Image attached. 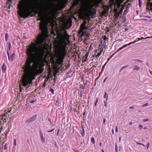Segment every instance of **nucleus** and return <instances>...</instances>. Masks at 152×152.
<instances>
[{
  "label": "nucleus",
  "mask_w": 152,
  "mask_h": 152,
  "mask_svg": "<svg viewBox=\"0 0 152 152\" xmlns=\"http://www.w3.org/2000/svg\"><path fill=\"white\" fill-rule=\"evenodd\" d=\"M118 52L117 51H116V52H115L114 53H113L112 55L110 57V58H111L113 56L115 55V54H116V53H117Z\"/></svg>",
  "instance_id": "nucleus-39"
},
{
  "label": "nucleus",
  "mask_w": 152,
  "mask_h": 152,
  "mask_svg": "<svg viewBox=\"0 0 152 152\" xmlns=\"http://www.w3.org/2000/svg\"><path fill=\"white\" fill-rule=\"evenodd\" d=\"M134 68L133 69V70H137L138 71L140 69V67L137 66H134Z\"/></svg>",
  "instance_id": "nucleus-21"
},
{
  "label": "nucleus",
  "mask_w": 152,
  "mask_h": 152,
  "mask_svg": "<svg viewBox=\"0 0 152 152\" xmlns=\"http://www.w3.org/2000/svg\"><path fill=\"white\" fill-rule=\"evenodd\" d=\"M72 22L71 21L67 20L64 23V26L66 29H69L72 26Z\"/></svg>",
  "instance_id": "nucleus-8"
},
{
  "label": "nucleus",
  "mask_w": 152,
  "mask_h": 152,
  "mask_svg": "<svg viewBox=\"0 0 152 152\" xmlns=\"http://www.w3.org/2000/svg\"><path fill=\"white\" fill-rule=\"evenodd\" d=\"M8 43L9 44V45L8 46L7 53V55L8 56V59L9 60H10V54L9 52V50H10V43H9V42H8Z\"/></svg>",
  "instance_id": "nucleus-20"
},
{
  "label": "nucleus",
  "mask_w": 152,
  "mask_h": 152,
  "mask_svg": "<svg viewBox=\"0 0 152 152\" xmlns=\"http://www.w3.org/2000/svg\"><path fill=\"white\" fill-rule=\"evenodd\" d=\"M137 144H138V145H142V143H140V142H137Z\"/></svg>",
  "instance_id": "nucleus-56"
},
{
  "label": "nucleus",
  "mask_w": 152,
  "mask_h": 152,
  "mask_svg": "<svg viewBox=\"0 0 152 152\" xmlns=\"http://www.w3.org/2000/svg\"><path fill=\"white\" fill-rule=\"evenodd\" d=\"M87 61V59L85 58V57L84 56L83 57V60L82 61L83 63H84L86 61Z\"/></svg>",
  "instance_id": "nucleus-26"
},
{
  "label": "nucleus",
  "mask_w": 152,
  "mask_h": 152,
  "mask_svg": "<svg viewBox=\"0 0 152 152\" xmlns=\"http://www.w3.org/2000/svg\"><path fill=\"white\" fill-rule=\"evenodd\" d=\"M149 71L150 72V74L152 75V72L151 70H150Z\"/></svg>",
  "instance_id": "nucleus-62"
},
{
  "label": "nucleus",
  "mask_w": 152,
  "mask_h": 152,
  "mask_svg": "<svg viewBox=\"0 0 152 152\" xmlns=\"http://www.w3.org/2000/svg\"><path fill=\"white\" fill-rule=\"evenodd\" d=\"M98 102V99L97 98H96V102H95V107H96V104H97V103Z\"/></svg>",
  "instance_id": "nucleus-36"
},
{
  "label": "nucleus",
  "mask_w": 152,
  "mask_h": 152,
  "mask_svg": "<svg viewBox=\"0 0 152 152\" xmlns=\"http://www.w3.org/2000/svg\"><path fill=\"white\" fill-rule=\"evenodd\" d=\"M40 135L42 141V142L45 143V139L44 137L43 134L41 130H40Z\"/></svg>",
  "instance_id": "nucleus-13"
},
{
  "label": "nucleus",
  "mask_w": 152,
  "mask_h": 152,
  "mask_svg": "<svg viewBox=\"0 0 152 152\" xmlns=\"http://www.w3.org/2000/svg\"><path fill=\"white\" fill-rule=\"evenodd\" d=\"M105 121H106V118H103V123L104 124H105Z\"/></svg>",
  "instance_id": "nucleus-45"
},
{
  "label": "nucleus",
  "mask_w": 152,
  "mask_h": 152,
  "mask_svg": "<svg viewBox=\"0 0 152 152\" xmlns=\"http://www.w3.org/2000/svg\"><path fill=\"white\" fill-rule=\"evenodd\" d=\"M15 55V54L14 53H13L12 54L11 56V58H12V60H13Z\"/></svg>",
  "instance_id": "nucleus-37"
},
{
  "label": "nucleus",
  "mask_w": 152,
  "mask_h": 152,
  "mask_svg": "<svg viewBox=\"0 0 152 152\" xmlns=\"http://www.w3.org/2000/svg\"><path fill=\"white\" fill-rule=\"evenodd\" d=\"M84 35V32L83 31H81V30L80 29V31L79 32L78 34V35L79 37L80 38L83 37Z\"/></svg>",
  "instance_id": "nucleus-15"
},
{
  "label": "nucleus",
  "mask_w": 152,
  "mask_h": 152,
  "mask_svg": "<svg viewBox=\"0 0 152 152\" xmlns=\"http://www.w3.org/2000/svg\"><path fill=\"white\" fill-rule=\"evenodd\" d=\"M133 43H134V42H130V43H129L128 44H126V45H123V47L124 48H125L127 47L128 46H129L130 45H131V44H133Z\"/></svg>",
  "instance_id": "nucleus-25"
},
{
  "label": "nucleus",
  "mask_w": 152,
  "mask_h": 152,
  "mask_svg": "<svg viewBox=\"0 0 152 152\" xmlns=\"http://www.w3.org/2000/svg\"><path fill=\"white\" fill-rule=\"evenodd\" d=\"M115 131L117 133L118 132V127L116 126L115 128Z\"/></svg>",
  "instance_id": "nucleus-47"
},
{
  "label": "nucleus",
  "mask_w": 152,
  "mask_h": 152,
  "mask_svg": "<svg viewBox=\"0 0 152 152\" xmlns=\"http://www.w3.org/2000/svg\"><path fill=\"white\" fill-rule=\"evenodd\" d=\"M91 142L93 143V144H95V141L94 137H92L91 138Z\"/></svg>",
  "instance_id": "nucleus-27"
},
{
  "label": "nucleus",
  "mask_w": 152,
  "mask_h": 152,
  "mask_svg": "<svg viewBox=\"0 0 152 152\" xmlns=\"http://www.w3.org/2000/svg\"><path fill=\"white\" fill-rule=\"evenodd\" d=\"M107 79V78H105V79L104 80V81H103V83H104V82H105V81H106V80Z\"/></svg>",
  "instance_id": "nucleus-59"
},
{
  "label": "nucleus",
  "mask_w": 152,
  "mask_h": 152,
  "mask_svg": "<svg viewBox=\"0 0 152 152\" xmlns=\"http://www.w3.org/2000/svg\"><path fill=\"white\" fill-rule=\"evenodd\" d=\"M51 77L50 76H49V75H48V77H47V79H49Z\"/></svg>",
  "instance_id": "nucleus-54"
},
{
  "label": "nucleus",
  "mask_w": 152,
  "mask_h": 152,
  "mask_svg": "<svg viewBox=\"0 0 152 152\" xmlns=\"http://www.w3.org/2000/svg\"><path fill=\"white\" fill-rule=\"evenodd\" d=\"M148 103H145V104H143L142 105V107H144L146 106H148Z\"/></svg>",
  "instance_id": "nucleus-35"
},
{
  "label": "nucleus",
  "mask_w": 152,
  "mask_h": 152,
  "mask_svg": "<svg viewBox=\"0 0 152 152\" xmlns=\"http://www.w3.org/2000/svg\"><path fill=\"white\" fill-rule=\"evenodd\" d=\"M39 14L38 15V17L39 18L37 19V20L39 21L40 20H42L45 16V15L47 14V13H45L42 14L41 12H39Z\"/></svg>",
  "instance_id": "nucleus-9"
},
{
  "label": "nucleus",
  "mask_w": 152,
  "mask_h": 152,
  "mask_svg": "<svg viewBox=\"0 0 152 152\" xmlns=\"http://www.w3.org/2000/svg\"><path fill=\"white\" fill-rule=\"evenodd\" d=\"M69 37L66 30L63 32L59 33L58 34V38L61 43V45L57 55V58L56 61L57 64L59 65L62 63L63 60L66 55L67 50L66 47L68 45L67 42L69 41Z\"/></svg>",
  "instance_id": "nucleus-2"
},
{
  "label": "nucleus",
  "mask_w": 152,
  "mask_h": 152,
  "mask_svg": "<svg viewBox=\"0 0 152 152\" xmlns=\"http://www.w3.org/2000/svg\"><path fill=\"white\" fill-rule=\"evenodd\" d=\"M121 137H119V141L120 142L121 141Z\"/></svg>",
  "instance_id": "nucleus-64"
},
{
  "label": "nucleus",
  "mask_w": 152,
  "mask_h": 152,
  "mask_svg": "<svg viewBox=\"0 0 152 152\" xmlns=\"http://www.w3.org/2000/svg\"><path fill=\"white\" fill-rule=\"evenodd\" d=\"M84 132H83L81 134V135L83 136H84Z\"/></svg>",
  "instance_id": "nucleus-60"
},
{
  "label": "nucleus",
  "mask_w": 152,
  "mask_h": 152,
  "mask_svg": "<svg viewBox=\"0 0 152 152\" xmlns=\"http://www.w3.org/2000/svg\"><path fill=\"white\" fill-rule=\"evenodd\" d=\"M107 39V38L106 36H104L103 38H101V44H102V45L104 46V47L105 46V45L106 44V41Z\"/></svg>",
  "instance_id": "nucleus-10"
},
{
  "label": "nucleus",
  "mask_w": 152,
  "mask_h": 152,
  "mask_svg": "<svg viewBox=\"0 0 152 152\" xmlns=\"http://www.w3.org/2000/svg\"><path fill=\"white\" fill-rule=\"evenodd\" d=\"M10 111H8L7 113H5L2 116H0V125L1 126L4 125V123H6L7 121L9 122V114L8 113Z\"/></svg>",
  "instance_id": "nucleus-5"
},
{
  "label": "nucleus",
  "mask_w": 152,
  "mask_h": 152,
  "mask_svg": "<svg viewBox=\"0 0 152 152\" xmlns=\"http://www.w3.org/2000/svg\"><path fill=\"white\" fill-rule=\"evenodd\" d=\"M86 23L87 22L85 20H84L83 22L80 25V29L82 31H84L85 30L87 29V27L86 26Z\"/></svg>",
  "instance_id": "nucleus-7"
},
{
  "label": "nucleus",
  "mask_w": 152,
  "mask_h": 152,
  "mask_svg": "<svg viewBox=\"0 0 152 152\" xmlns=\"http://www.w3.org/2000/svg\"><path fill=\"white\" fill-rule=\"evenodd\" d=\"M129 124L130 125H131L132 124V122H130L129 123Z\"/></svg>",
  "instance_id": "nucleus-61"
},
{
  "label": "nucleus",
  "mask_w": 152,
  "mask_h": 152,
  "mask_svg": "<svg viewBox=\"0 0 152 152\" xmlns=\"http://www.w3.org/2000/svg\"><path fill=\"white\" fill-rule=\"evenodd\" d=\"M107 13V12L106 11H104L103 12V15H105V14Z\"/></svg>",
  "instance_id": "nucleus-52"
},
{
  "label": "nucleus",
  "mask_w": 152,
  "mask_h": 152,
  "mask_svg": "<svg viewBox=\"0 0 152 152\" xmlns=\"http://www.w3.org/2000/svg\"><path fill=\"white\" fill-rule=\"evenodd\" d=\"M8 2L7 3V7H7L8 9H10V4L9 3V1H10V0H8Z\"/></svg>",
  "instance_id": "nucleus-28"
},
{
  "label": "nucleus",
  "mask_w": 152,
  "mask_h": 152,
  "mask_svg": "<svg viewBox=\"0 0 152 152\" xmlns=\"http://www.w3.org/2000/svg\"><path fill=\"white\" fill-rule=\"evenodd\" d=\"M100 52L98 53L97 55H96L95 56L96 58H98L99 57V56L102 54V52L103 50V49L100 48Z\"/></svg>",
  "instance_id": "nucleus-19"
},
{
  "label": "nucleus",
  "mask_w": 152,
  "mask_h": 152,
  "mask_svg": "<svg viewBox=\"0 0 152 152\" xmlns=\"http://www.w3.org/2000/svg\"><path fill=\"white\" fill-rule=\"evenodd\" d=\"M131 4H129L127 7H128V8H129H129L130 7Z\"/></svg>",
  "instance_id": "nucleus-53"
},
{
  "label": "nucleus",
  "mask_w": 152,
  "mask_h": 152,
  "mask_svg": "<svg viewBox=\"0 0 152 152\" xmlns=\"http://www.w3.org/2000/svg\"><path fill=\"white\" fill-rule=\"evenodd\" d=\"M45 41L46 39L40 35L38 39L37 44L34 46H30L27 50L28 57L25 65L23 67L24 74L22 81L23 86H27L26 88L32 84L36 76L42 73L45 63L48 62L47 56L45 54L46 48L43 44Z\"/></svg>",
  "instance_id": "nucleus-1"
},
{
  "label": "nucleus",
  "mask_w": 152,
  "mask_h": 152,
  "mask_svg": "<svg viewBox=\"0 0 152 152\" xmlns=\"http://www.w3.org/2000/svg\"><path fill=\"white\" fill-rule=\"evenodd\" d=\"M138 41V40H135V41H134L133 42H134V43H135V42H137Z\"/></svg>",
  "instance_id": "nucleus-58"
},
{
  "label": "nucleus",
  "mask_w": 152,
  "mask_h": 152,
  "mask_svg": "<svg viewBox=\"0 0 152 152\" xmlns=\"http://www.w3.org/2000/svg\"><path fill=\"white\" fill-rule=\"evenodd\" d=\"M39 29L41 30L42 33L43 34H46L48 31L46 25L44 22L41 23L39 25Z\"/></svg>",
  "instance_id": "nucleus-6"
},
{
  "label": "nucleus",
  "mask_w": 152,
  "mask_h": 152,
  "mask_svg": "<svg viewBox=\"0 0 152 152\" xmlns=\"http://www.w3.org/2000/svg\"><path fill=\"white\" fill-rule=\"evenodd\" d=\"M8 34L7 33H6V34L5 36V39H6V41H7V39L8 37Z\"/></svg>",
  "instance_id": "nucleus-31"
},
{
  "label": "nucleus",
  "mask_w": 152,
  "mask_h": 152,
  "mask_svg": "<svg viewBox=\"0 0 152 152\" xmlns=\"http://www.w3.org/2000/svg\"><path fill=\"white\" fill-rule=\"evenodd\" d=\"M60 101V96H58L57 97V99L56 101V103H58Z\"/></svg>",
  "instance_id": "nucleus-23"
},
{
  "label": "nucleus",
  "mask_w": 152,
  "mask_h": 152,
  "mask_svg": "<svg viewBox=\"0 0 152 152\" xmlns=\"http://www.w3.org/2000/svg\"><path fill=\"white\" fill-rule=\"evenodd\" d=\"M92 15H93V12L90 6H83L80 8L79 15L80 18L83 20L87 19Z\"/></svg>",
  "instance_id": "nucleus-4"
},
{
  "label": "nucleus",
  "mask_w": 152,
  "mask_h": 152,
  "mask_svg": "<svg viewBox=\"0 0 152 152\" xmlns=\"http://www.w3.org/2000/svg\"><path fill=\"white\" fill-rule=\"evenodd\" d=\"M51 15L52 17H55L56 16V12L53 11L50 12L49 14H48V15Z\"/></svg>",
  "instance_id": "nucleus-18"
},
{
  "label": "nucleus",
  "mask_w": 152,
  "mask_h": 152,
  "mask_svg": "<svg viewBox=\"0 0 152 152\" xmlns=\"http://www.w3.org/2000/svg\"><path fill=\"white\" fill-rule=\"evenodd\" d=\"M37 115H34L26 121V122L30 123L34 121L37 118Z\"/></svg>",
  "instance_id": "nucleus-11"
},
{
  "label": "nucleus",
  "mask_w": 152,
  "mask_h": 152,
  "mask_svg": "<svg viewBox=\"0 0 152 152\" xmlns=\"http://www.w3.org/2000/svg\"><path fill=\"white\" fill-rule=\"evenodd\" d=\"M2 70L3 72H5L6 69V67L4 63H3L1 67Z\"/></svg>",
  "instance_id": "nucleus-17"
},
{
  "label": "nucleus",
  "mask_w": 152,
  "mask_h": 152,
  "mask_svg": "<svg viewBox=\"0 0 152 152\" xmlns=\"http://www.w3.org/2000/svg\"><path fill=\"white\" fill-rule=\"evenodd\" d=\"M89 55V52H87L86 54L84 56L85 57V58L86 59H87Z\"/></svg>",
  "instance_id": "nucleus-29"
},
{
  "label": "nucleus",
  "mask_w": 152,
  "mask_h": 152,
  "mask_svg": "<svg viewBox=\"0 0 152 152\" xmlns=\"http://www.w3.org/2000/svg\"><path fill=\"white\" fill-rule=\"evenodd\" d=\"M14 144L15 146L16 145V139H14Z\"/></svg>",
  "instance_id": "nucleus-42"
},
{
  "label": "nucleus",
  "mask_w": 152,
  "mask_h": 152,
  "mask_svg": "<svg viewBox=\"0 0 152 152\" xmlns=\"http://www.w3.org/2000/svg\"><path fill=\"white\" fill-rule=\"evenodd\" d=\"M17 97L18 99H20V100H22L24 98L23 95L20 93H18Z\"/></svg>",
  "instance_id": "nucleus-16"
},
{
  "label": "nucleus",
  "mask_w": 152,
  "mask_h": 152,
  "mask_svg": "<svg viewBox=\"0 0 152 152\" xmlns=\"http://www.w3.org/2000/svg\"><path fill=\"white\" fill-rule=\"evenodd\" d=\"M115 152H118V146L117 145V144H116L115 145Z\"/></svg>",
  "instance_id": "nucleus-30"
},
{
  "label": "nucleus",
  "mask_w": 152,
  "mask_h": 152,
  "mask_svg": "<svg viewBox=\"0 0 152 152\" xmlns=\"http://www.w3.org/2000/svg\"><path fill=\"white\" fill-rule=\"evenodd\" d=\"M141 39H144V38L143 37H141ZM151 38H152V37H147L145 38V39H146Z\"/></svg>",
  "instance_id": "nucleus-33"
},
{
  "label": "nucleus",
  "mask_w": 152,
  "mask_h": 152,
  "mask_svg": "<svg viewBox=\"0 0 152 152\" xmlns=\"http://www.w3.org/2000/svg\"><path fill=\"white\" fill-rule=\"evenodd\" d=\"M19 5L18 6L19 8L18 15L21 18H26L31 15L32 14L35 12V14L39 15V12L42 14L49 12L48 9L45 8L43 10H41L39 11H35L33 4L29 5L26 1L25 0H21L19 2Z\"/></svg>",
  "instance_id": "nucleus-3"
},
{
  "label": "nucleus",
  "mask_w": 152,
  "mask_h": 152,
  "mask_svg": "<svg viewBox=\"0 0 152 152\" xmlns=\"http://www.w3.org/2000/svg\"><path fill=\"white\" fill-rule=\"evenodd\" d=\"M54 130V129H53L50 131H47V132H52V131H53Z\"/></svg>",
  "instance_id": "nucleus-48"
},
{
  "label": "nucleus",
  "mask_w": 152,
  "mask_h": 152,
  "mask_svg": "<svg viewBox=\"0 0 152 152\" xmlns=\"http://www.w3.org/2000/svg\"><path fill=\"white\" fill-rule=\"evenodd\" d=\"M48 120L50 122L51 124H52L51 120L50 118H48Z\"/></svg>",
  "instance_id": "nucleus-51"
},
{
  "label": "nucleus",
  "mask_w": 152,
  "mask_h": 152,
  "mask_svg": "<svg viewBox=\"0 0 152 152\" xmlns=\"http://www.w3.org/2000/svg\"><path fill=\"white\" fill-rule=\"evenodd\" d=\"M141 3H142L141 0H139V5L140 7L141 6Z\"/></svg>",
  "instance_id": "nucleus-38"
},
{
  "label": "nucleus",
  "mask_w": 152,
  "mask_h": 152,
  "mask_svg": "<svg viewBox=\"0 0 152 152\" xmlns=\"http://www.w3.org/2000/svg\"><path fill=\"white\" fill-rule=\"evenodd\" d=\"M107 94V93L105 92V93L104 95V98H105Z\"/></svg>",
  "instance_id": "nucleus-49"
},
{
  "label": "nucleus",
  "mask_w": 152,
  "mask_h": 152,
  "mask_svg": "<svg viewBox=\"0 0 152 152\" xmlns=\"http://www.w3.org/2000/svg\"><path fill=\"white\" fill-rule=\"evenodd\" d=\"M128 10H129V8H128V7H126V8L125 10H124V11L123 12V15H125L128 12Z\"/></svg>",
  "instance_id": "nucleus-22"
},
{
  "label": "nucleus",
  "mask_w": 152,
  "mask_h": 152,
  "mask_svg": "<svg viewBox=\"0 0 152 152\" xmlns=\"http://www.w3.org/2000/svg\"><path fill=\"white\" fill-rule=\"evenodd\" d=\"M50 91H51L53 94L54 93V91L52 88H51L50 90Z\"/></svg>",
  "instance_id": "nucleus-34"
},
{
  "label": "nucleus",
  "mask_w": 152,
  "mask_h": 152,
  "mask_svg": "<svg viewBox=\"0 0 152 152\" xmlns=\"http://www.w3.org/2000/svg\"><path fill=\"white\" fill-rule=\"evenodd\" d=\"M85 86V85L83 86V85H81L80 86V88H82V89H84V88Z\"/></svg>",
  "instance_id": "nucleus-40"
},
{
  "label": "nucleus",
  "mask_w": 152,
  "mask_h": 152,
  "mask_svg": "<svg viewBox=\"0 0 152 152\" xmlns=\"http://www.w3.org/2000/svg\"><path fill=\"white\" fill-rule=\"evenodd\" d=\"M147 9L148 10L152 11V3L149 4L148 3L147 6Z\"/></svg>",
  "instance_id": "nucleus-14"
},
{
  "label": "nucleus",
  "mask_w": 152,
  "mask_h": 152,
  "mask_svg": "<svg viewBox=\"0 0 152 152\" xmlns=\"http://www.w3.org/2000/svg\"><path fill=\"white\" fill-rule=\"evenodd\" d=\"M124 48L123 47V46H122V47L118 49L116 51L117 52H118L119 51L121 50Z\"/></svg>",
  "instance_id": "nucleus-32"
},
{
  "label": "nucleus",
  "mask_w": 152,
  "mask_h": 152,
  "mask_svg": "<svg viewBox=\"0 0 152 152\" xmlns=\"http://www.w3.org/2000/svg\"><path fill=\"white\" fill-rule=\"evenodd\" d=\"M107 99H108V96H107V97H106V101H104V106L106 107H107Z\"/></svg>",
  "instance_id": "nucleus-24"
},
{
  "label": "nucleus",
  "mask_w": 152,
  "mask_h": 152,
  "mask_svg": "<svg viewBox=\"0 0 152 152\" xmlns=\"http://www.w3.org/2000/svg\"><path fill=\"white\" fill-rule=\"evenodd\" d=\"M126 67V66H123L121 68V70H120V71L122 70L124 68H125Z\"/></svg>",
  "instance_id": "nucleus-46"
},
{
  "label": "nucleus",
  "mask_w": 152,
  "mask_h": 152,
  "mask_svg": "<svg viewBox=\"0 0 152 152\" xmlns=\"http://www.w3.org/2000/svg\"><path fill=\"white\" fill-rule=\"evenodd\" d=\"M149 119H144L143 120V121L144 122H146V121H149Z\"/></svg>",
  "instance_id": "nucleus-43"
},
{
  "label": "nucleus",
  "mask_w": 152,
  "mask_h": 152,
  "mask_svg": "<svg viewBox=\"0 0 152 152\" xmlns=\"http://www.w3.org/2000/svg\"><path fill=\"white\" fill-rule=\"evenodd\" d=\"M35 102V101L34 100H31V101H30V103H33Z\"/></svg>",
  "instance_id": "nucleus-44"
},
{
  "label": "nucleus",
  "mask_w": 152,
  "mask_h": 152,
  "mask_svg": "<svg viewBox=\"0 0 152 152\" xmlns=\"http://www.w3.org/2000/svg\"><path fill=\"white\" fill-rule=\"evenodd\" d=\"M80 0H74V2L72 4V6L73 7H75L79 5Z\"/></svg>",
  "instance_id": "nucleus-12"
},
{
  "label": "nucleus",
  "mask_w": 152,
  "mask_h": 152,
  "mask_svg": "<svg viewBox=\"0 0 152 152\" xmlns=\"http://www.w3.org/2000/svg\"><path fill=\"white\" fill-rule=\"evenodd\" d=\"M112 134H114V130L113 129L112 130Z\"/></svg>",
  "instance_id": "nucleus-57"
},
{
  "label": "nucleus",
  "mask_w": 152,
  "mask_h": 152,
  "mask_svg": "<svg viewBox=\"0 0 152 152\" xmlns=\"http://www.w3.org/2000/svg\"><path fill=\"white\" fill-rule=\"evenodd\" d=\"M111 58H110H110H108L107 60V62L108 61L110 60V59Z\"/></svg>",
  "instance_id": "nucleus-63"
},
{
  "label": "nucleus",
  "mask_w": 152,
  "mask_h": 152,
  "mask_svg": "<svg viewBox=\"0 0 152 152\" xmlns=\"http://www.w3.org/2000/svg\"><path fill=\"white\" fill-rule=\"evenodd\" d=\"M134 108V106H131L129 107L130 109H133Z\"/></svg>",
  "instance_id": "nucleus-50"
},
{
  "label": "nucleus",
  "mask_w": 152,
  "mask_h": 152,
  "mask_svg": "<svg viewBox=\"0 0 152 152\" xmlns=\"http://www.w3.org/2000/svg\"><path fill=\"white\" fill-rule=\"evenodd\" d=\"M149 145H150V143H148L147 145V149L148 148Z\"/></svg>",
  "instance_id": "nucleus-55"
},
{
  "label": "nucleus",
  "mask_w": 152,
  "mask_h": 152,
  "mask_svg": "<svg viewBox=\"0 0 152 152\" xmlns=\"http://www.w3.org/2000/svg\"><path fill=\"white\" fill-rule=\"evenodd\" d=\"M143 127V126H142V125H141V124H140L139 126V129L140 130H141V129Z\"/></svg>",
  "instance_id": "nucleus-41"
}]
</instances>
